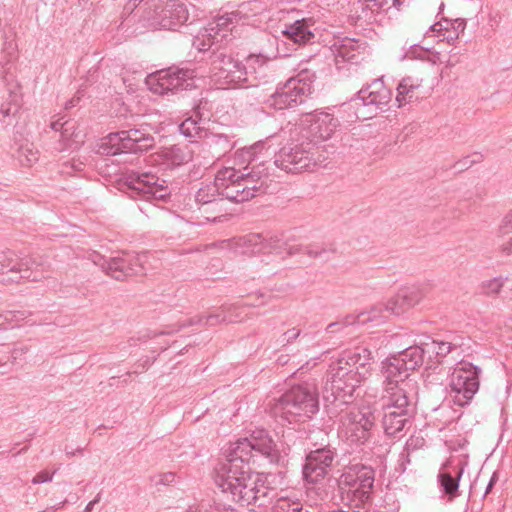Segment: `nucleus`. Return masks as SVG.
<instances>
[{
  "mask_svg": "<svg viewBox=\"0 0 512 512\" xmlns=\"http://www.w3.org/2000/svg\"><path fill=\"white\" fill-rule=\"evenodd\" d=\"M237 245L242 248L243 254L271 253L280 247L278 240L265 241L259 234L240 238Z\"/></svg>",
  "mask_w": 512,
  "mask_h": 512,
  "instance_id": "a878e982",
  "label": "nucleus"
},
{
  "mask_svg": "<svg viewBox=\"0 0 512 512\" xmlns=\"http://www.w3.org/2000/svg\"><path fill=\"white\" fill-rule=\"evenodd\" d=\"M495 479H496V475L493 474V476L490 479L489 484L487 485V488H486V491H485V495H487L490 492V490L492 489V487H493V485L495 483Z\"/></svg>",
  "mask_w": 512,
  "mask_h": 512,
  "instance_id": "4d7b16f0",
  "label": "nucleus"
},
{
  "mask_svg": "<svg viewBox=\"0 0 512 512\" xmlns=\"http://www.w3.org/2000/svg\"><path fill=\"white\" fill-rule=\"evenodd\" d=\"M48 268L49 266L42 256H19L16 253L15 271L18 277L14 284H19L22 281L40 282L46 278Z\"/></svg>",
  "mask_w": 512,
  "mask_h": 512,
  "instance_id": "6ab92c4d",
  "label": "nucleus"
},
{
  "mask_svg": "<svg viewBox=\"0 0 512 512\" xmlns=\"http://www.w3.org/2000/svg\"><path fill=\"white\" fill-rule=\"evenodd\" d=\"M220 194H218V189H216V185L213 183L212 185H206L204 187H201L196 195H195V199L198 203H201L203 205H206L205 207H203L201 209V213L202 215L208 220V221H212V222H217V221H221L223 215H218V216H209L207 215L209 210H213V211H221V207H222V204L224 202V199L223 198H219L217 199V196H219Z\"/></svg>",
  "mask_w": 512,
  "mask_h": 512,
  "instance_id": "5701e85b",
  "label": "nucleus"
},
{
  "mask_svg": "<svg viewBox=\"0 0 512 512\" xmlns=\"http://www.w3.org/2000/svg\"><path fill=\"white\" fill-rule=\"evenodd\" d=\"M38 160V152L30 148H22L20 161L23 165L31 166Z\"/></svg>",
  "mask_w": 512,
  "mask_h": 512,
  "instance_id": "a18cd8bd",
  "label": "nucleus"
},
{
  "mask_svg": "<svg viewBox=\"0 0 512 512\" xmlns=\"http://www.w3.org/2000/svg\"><path fill=\"white\" fill-rule=\"evenodd\" d=\"M271 414L289 423L310 418L318 411V398L312 386H296L269 403Z\"/></svg>",
  "mask_w": 512,
  "mask_h": 512,
  "instance_id": "20e7f679",
  "label": "nucleus"
},
{
  "mask_svg": "<svg viewBox=\"0 0 512 512\" xmlns=\"http://www.w3.org/2000/svg\"><path fill=\"white\" fill-rule=\"evenodd\" d=\"M506 280L507 277L502 276L485 280L480 285L481 291L487 296L497 295L502 290Z\"/></svg>",
  "mask_w": 512,
  "mask_h": 512,
  "instance_id": "58836bf2",
  "label": "nucleus"
},
{
  "mask_svg": "<svg viewBox=\"0 0 512 512\" xmlns=\"http://www.w3.org/2000/svg\"><path fill=\"white\" fill-rule=\"evenodd\" d=\"M27 347H16L12 351V356L17 358L18 356L25 354L27 352Z\"/></svg>",
  "mask_w": 512,
  "mask_h": 512,
  "instance_id": "5fc2aeb1",
  "label": "nucleus"
},
{
  "mask_svg": "<svg viewBox=\"0 0 512 512\" xmlns=\"http://www.w3.org/2000/svg\"><path fill=\"white\" fill-rule=\"evenodd\" d=\"M511 212H512V210H511Z\"/></svg>",
  "mask_w": 512,
  "mask_h": 512,
  "instance_id": "774afa93",
  "label": "nucleus"
},
{
  "mask_svg": "<svg viewBox=\"0 0 512 512\" xmlns=\"http://www.w3.org/2000/svg\"><path fill=\"white\" fill-rule=\"evenodd\" d=\"M214 482L232 502L242 507L263 505L271 492L267 476L233 463L219 464L215 468Z\"/></svg>",
  "mask_w": 512,
  "mask_h": 512,
  "instance_id": "7ed1b4c3",
  "label": "nucleus"
},
{
  "mask_svg": "<svg viewBox=\"0 0 512 512\" xmlns=\"http://www.w3.org/2000/svg\"><path fill=\"white\" fill-rule=\"evenodd\" d=\"M390 0H359L358 5L363 17L371 18L373 15L388 8Z\"/></svg>",
  "mask_w": 512,
  "mask_h": 512,
  "instance_id": "c9c22d12",
  "label": "nucleus"
},
{
  "mask_svg": "<svg viewBox=\"0 0 512 512\" xmlns=\"http://www.w3.org/2000/svg\"><path fill=\"white\" fill-rule=\"evenodd\" d=\"M374 484V471L370 467L354 465L347 468L338 480L344 505L358 507L368 500Z\"/></svg>",
  "mask_w": 512,
  "mask_h": 512,
  "instance_id": "423d86ee",
  "label": "nucleus"
},
{
  "mask_svg": "<svg viewBox=\"0 0 512 512\" xmlns=\"http://www.w3.org/2000/svg\"><path fill=\"white\" fill-rule=\"evenodd\" d=\"M203 124L204 122L202 119L198 120L193 117H189L181 123L179 130L186 137L203 139L204 134L207 131Z\"/></svg>",
  "mask_w": 512,
  "mask_h": 512,
  "instance_id": "72a5a7b5",
  "label": "nucleus"
},
{
  "mask_svg": "<svg viewBox=\"0 0 512 512\" xmlns=\"http://www.w3.org/2000/svg\"><path fill=\"white\" fill-rule=\"evenodd\" d=\"M431 347H432L433 351L438 356H441V357L446 356L452 350V344L449 343V342H444V341H439V342L438 341H432L431 342Z\"/></svg>",
  "mask_w": 512,
  "mask_h": 512,
  "instance_id": "49530a36",
  "label": "nucleus"
},
{
  "mask_svg": "<svg viewBox=\"0 0 512 512\" xmlns=\"http://www.w3.org/2000/svg\"><path fill=\"white\" fill-rule=\"evenodd\" d=\"M302 504L298 499L281 497L273 505L272 512H300Z\"/></svg>",
  "mask_w": 512,
  "mask_h": 512,
  "instance_id": "4c0bfd02",
  "label": "nucleus"
},
{
  "mask_svg": "<svg viewBox=\"0 0 512 512\" xmlns=\"http://www.w3.org/2000/svg\"><path fill=\"white\" fill-rule=\"evenodd\" d=\"M159 156L167 166H178L191 160V154L178 146H171L160 151Z\"/></svg>",
  "mask_w": 512,
  "mask_h": 512,
  "instance_id": "473e14b6",
  "label": "nucleus"
},
{
  "mask_svg": "<svg viewBox=\"0 0 512 512\" xmlns=\"http://www.w3.org/2000/svg\"><path fill=\"white\" fill-rule=\"evenodd\" d=\"M93 501H96V503H98L100 501V495L98 494L97 497Z\"/></svg>",
  "mask_w": 512,
  "mask_h": 512,
  "instance_id": "0e129e2a",
  "label": "nucleus"
},
{
  "mask_svg": "<svg viewBox=\"0 0 512 512\" xmlns=\"http://www.w3.org/2000/svg\"><path fill=\"white\" fill-rule=\"evenodd\" d=\"M302 125L306 126L307 133L314 141H325L335 132L338 121L328 113L319 112L306 115L302 120Z\"/></svg>",
  "mask_w": 512,
  "mask_h": 512,
  "instance_id": "aec40b11",
  "label": "nucleus"
},
{
  "mask_svg": "<svg viewBox=\"0 0 512 512\" xmlns=\"http://www.w3.org/2000/svg\"><path fill=\"white\" fill-rule=\"evenodd\" d=\"M271 155H274V164L289 173H298L305 170H312L316 167V161L312 153V144L307 143H289L283 146L278 152L273 149V139L267 138Z\"/></svg>",
  "mask_w": 512,
  "mask_h": 512,
  "instance_id": "6e6552de",
  "label": "nucleus"
},
{
  "mask_svg": "<svg viewBox=\"0 0 512 512\" xmlns=\"http://www.w3.org/2000/svg\"><path fill=\"white\" fill-rule=\"evenodd\" d=\"M95 504L96 501H90L85 507V512H91Z\"/></svg>",
  "mask_w": 512,
  "mask_h": 512,
  "instance_id": "bf43d9fd",
  "label": "nucleus"
},
{
  "mask_svg": "<svg viewBox=\"0 0 512 512\" xmlns=\"http://www.w3.org/2000/svg\"><path fill=\"white\" fill-rule=\"evenodd\" d=\"M334 459V453L327 448L317 449L308 454L303 475L308 482L315 483L324 478L327 468Z\"/></svg>",
  "mask_w": 512,
  "mask_h": 512,
  "instance_id": "412c9836",
  "label": "nucleus"
},
{
  "mask_svg": "<svg viewBox=\"0 0 512 512\" xmlns=\"http://www.w3.org/2000/svg\"><path fill=\"white\" fill-rule=\"evenodd\" d=\"M210 78L217 88L229 89L248 80V71L231 55H213L210 64Z\"/></svg>",
  "mask_w": 512,
  "mask_h": 512,
  "instance_id": "9d476101",
  "label": "nucleus"
},
{
  "mask_svg": "<svg viewBox=\"0 0 512 512\" xmlns=\"http://www.w3.org/2000/svg\"><path fill=\"white\" fill-rule=\"evenodd\" d=\"M429 31L436 33L437 36H442L443 39H445V40H446V37L448 36V35H446L445 32H443V23L442 22H437V23L431 25L429 28Z\"/></svg>",
  "mask_w": 512,
  "mask_h": 512,
  "instance_id": "603ef678",
  "label": "nucleus"
},
{
  "mask_svg": "<svg viewBox=\"0 0 512 512\" xmlns=\"http://www.w3.org/2000/svg\"><path fill=\"white\" fill-rule=\"evenodd\" d=\"M302 330L298 327H292L284 331L277 338V343L280 346H287L292 344L301 335Z\"/></svg>",
  "mask_w": 512,
  "mask_h": 512,
  "instance_id": "79ce46f5",
  "label": "nucleus"
},
{
  "mask_svg": "<svg viewBox=\"0 0 512 512\" xmlns=\"http://www.w3.org/2000/svg\"><path fill=\"white\" fill-rule=\"evenodd\" d=\"M194 72L188 69L170 68L151 74L146 78V84L155 94L186 90L193 86Z\"/></svg>",
  "mask_w": 512,
  "mask_h": 512,
  "instance_id": "4468645a",
  "label": "nucleus"
},
{
  "mask_svg": "<svg viewBox=\"0 0 512 512\" xmlns=\"http://www.w3.org/2000/svg\"><path fill=\"white\" fill-rule=\"evenodd\" d=\"M154 145V138L138 129L110 133L98 145V152L103 155L143 152Z\"/></svg>",
  "mask_w": 512,
  "mask_h": 512,
  "instance_id": "1a4fd4ad",
  "label": "nucleus"
},
{
  "mask_svg": "<svg viewBox=\"0 0 512 512\" xmlns=\"http://www.w3.org/2000/svg\"><path fill=\"white\" fill-rule=\"evenodd\" d=\"M147 258H148V255L146 254V258H143L141 265H139V262L135 259L131 260V262H128V266L134 267L137 269V271L133 272L132 274L141 273L144 270V264L146 263Z\"/></svg>",
  "mask_w": 512,
  "mask_h": 512,
  "instance_id": "864d4df0",
  "label": "nucleus"
},
{
  "mask_svg": "<svg viewBox=\"0 0 512 512\" xmlns=\"http://www.w3.org/2000/svg\"><path fill=\"white\" fill-rule=\"evenodd\" d=\"M400 360L393 354L381 362L380 372L385 385L383 395L397 394L401 388H404L405 394L408 395L416 387V382L409 378L410 372Z\"/></svg>",
  "mask_w": 512,
  "mask_h": 512,
  "instance_id": "2eb2a0df",
  "label": "nucleus"
},
{
  "mask_svg": "<svg viewBox=\"0 0 512 512\" xmlns=\"http://www.w3.org/2000/svg\"><path fill=\"white\" fill-rule=\"evenodd\" d=\"M188 19V10L179 0H159L151 25L155 29L175 30Z\"/></svg>",
  "mask_w": 512,
  "mask_h": 512,
  "instance_id": "dca6fc26",
  "label": "nucleus"
},
{
  "mask_svg": "<svg viewBox=\"0 0 512 512\" xmlns=\"http://www.w3.org/2000/svg\"><path fill=\"white\" fill-rule=\"evenodd\" d=\"M300 250H301V249H300V247H298V246H291V247H289V249H288V254L293 255V254L299 253V252H300Z\"/></svg>",
  "mask_w": 512,
  "mask_h": 512,
  "instance_id": "13d9d810",
  "label": "nucleus"
},
{
  "mask_svg": "<svg viewBox=\"0 0 512 512\" xmlns=\"http://www.w3.org/2000/svg\"><path fill=\"white\" fill-rule=\"evenodd\" d=\"M337 325H339V324L338 323H331V324L328 325L327 329H330V328H332L334 326H337Z\"/></svg>",
  "mask_w": 512,
  "mask_h": 512,
  "instance_id": "680f3d73",
  "label": "nucleus"
},
{
  "mask_svg": "<svg viewBox=\"0 0 512 512\" xmlns=\"http://www.w3.org/2000/svg\"><path fill=\"white\" fill-rule=\"evenodd\" d=\"M426 53H427L426 51L421 50V53H420L418 56H419L420 58H422V57H423V55H425Z\"/></svg>",
  "mask_w": 512,
  "mask_h": 512,
  "instance_id": "e2e57ef3",
  "label": "nucleus"
},
{
  "mask_svg": "<svg viewBox=\"0 0 512 512\" xmlns=\"http://www.w3.org/2000/svg\"><path fill=\"white\" fill-rule=\"evenodd\" d=\"M267 58L263 55H250L246 59V70L248 74L251 72L256 73L257 70L264 69L267 65Z\"/></svg>",
  "mask_w": 512,
  "mask_h": 512,
  "instance_id": "a19ab883",
  "label": "nucleus"
},
{
  "mask_svg": "<svg viewBox=\"0 0 512 512\" xmlns=\"http://www.w3.org/2000/svg\"><path fill=\"white\" fill-rule=\"evenodd\" d=\"M143 258H146V253L141 254H125L124 256L114 257L110 259L108 263V273L116 278L120 279L122 276L131 275L137 271L136 268L128 266V262L135 259L142 264Z\"/></svg>",
  "mask_w": 512,
  "mask_h": 512,
  "instance_id": "bb28decb",
  "label": "nucleus"
},
{
  "mask_svg": "<svg viewBox=\"0 0 512 512\" xmlns=\"http://www.w3.org/2000/svg\"><path fill=\"white\" fill-rule=\"evenodd\" d=\"M422 82L423 80L418 77H403L396 88L395 101L397 106L403 107L419 99Z\"/></svg>",
  "mask_w": 512,
  "mask_h": 512,
  "instance_id": "393cba45",
  "label": "nucleus"
},
{
  "mask_svg": "<svg viewBox=\"0 0 512 512\" xmlns=\"http://www.w3.org/2000/svg\"><path fill=\"white\" fill-rule=\"evenodd\" d=\"M392 98L391 90L388 89L382 79L373 81L366 88L360 90L356 100L357 109L360 106L369 109L367 117H372L373 113L383 110L390 103ZM365 115L366 113H362Z\"/></svg>",
  "mask_w": 512,
  "mask_h": 512,
  "instance_id": "a211bd4d",
  "label": "nucleus"
},
{
  "mask_svg": "<svg viewBox=\"0 0 512 512\" xmlns=\"http://www.w3.org/2000/svg\"><path fill=\"white\" fill-rule=\"evenodd\" d=\"M217 318H218L217 316H210L208 321H212V320L217 319Z\"/></svg>",
  "mask_w": 512,
  "mask_h": 512,
  "instance_id": "69168bd1",
  "label": "nucleus"
},
{
  "mask_svg": "<svg viewBox=\"0 0 512 512\" xmlns=\"http://www.w3.org/2000/svg\"><path fill=\"white\" fill-rule=\"evenodd\" d=\"M383 428L387 435L396 436L408 422L409 399L405 389L397 394L383 395Z\"/></svg>",
  "mask_w": 512,
  "mask_h": 512,
  "instance_id": "f8f14e48",
  "label": "nucleus"
},
{
  "mask_svg": "<svg viewBox=\"0 0 512 512\" xmlns=\"http://www.w3.org/2000/svg\"><path fill=\"white\" fill-rule=\"evenodd\" d=\"M16 253L11 250L0 251V283L10 285L18 277L15 271Z\"/></svg>",
  "mask_w": 512,
  "mask_h": 512,
  "instance_id": "c85d7f7f",
  "label": "nucleus"
},
{
  "mask_svg": "<svg viewBox=\"0 0 512 512\" xmlns=\"http://www.w3.org/2000/svg\"><path fill=\"white\" fill-rule=\"evenodd\" d=\"M241 18L239 12H231L209 22L207 27L198 33L193 46L199 51H205L213 44L227 40L228 36L236 29Z\"/></svg>",
  "mask_w": 512,
  "mask_h": 512,
  "instance_id": "ddd939ff",
  "label": "nucleus"
},
{
  "mask_svg": "<svg viewBox=\"0 0 512 512\" xmlns=\"http://www.w3.org/2000/svg\"><path fill=\"white\" fill-rule=\"evenodd\" d=\"M254 458L249 437L239 438L231 443L227 450V460L221 464H235L243 469H250L248 463Z\"/></svg>",
  "mask_w": 512,
  "mask_h": 512,
  "instance_id": "b1692460",
  "label": "nucleus"
},
{
  "mask_svg": "<svg viewBox=\"0 0 512 512\" xmlns=\"http://www.w3.org/2000/svg\"><path fill=\"white\" fill-rule=\"evenodd\" d=\"M502 251L507 254H512V238L502 245Z\"/></svg>",
  "mask_w": 512,
  "mask_h": 512,
  "instance_id": "6e6d98bb",
  "label": "nucleus"
},
{
  "mask_svg": "<svg viewBox=\"0 0 512 512\" xmlns=\"http://www.w3.org/2000/svg\"><path fill=\"white\" fill-rule=\"evenodd\" d=\"M424 353L425 350L423 347L414 345L404 349L400 353L396 354V356L401 359L400 361L410 372L423 364Z\"/></svg>",
  "mask_w": 512,
  "mask_h": 512,
  "instance_id": "2f4dec72",
  "label": "nucleus"
},
{
  "mask_svg": "<svg viewBox=\"0 0 512 512\" xmlns=\"http://www.w3.org/2000/svg\"><path fill=\"white\" fill-rule=\"evenodd\" d=\"M387 313L383 305L371 308L369 311L363 312L358 315L357 322L360 324L371 323L372 325H379L385 321Z\"/></svg>",
  "mask_w": 512,
  "mask_h": 512,
  "instance_id": "f704fd0d",
  "label": "nucleus"
},
{
  "mask_svg": "<svg viewBox=\"0 0 512 512\" xmlns=\"http://www.w3.org/2000/svg\"><path fill=\"white\" fill-rule=\"evenodd\" d=\"M479 368L468 362H461L449 377V387L454 401L464 406L473 398L479 389Z\"/></svg>",
  "mask_w": 512,
  "mask_h": 512,
  "instance_id": "9b49d317",
  "label": "nucleus"
},
{
  "mask_svg": "<svg viewBox=\"0 0 512 512\" xmlns=\"http://www.w3.org/2000/svg\"><path fill=\"white\" fill-rule=\"evenodd\" d=\"M312 75L303 71L290 78L282 87L271 93H257L258 99L269 108L283 110L297 106L312 92Z\"/></svg>",
  "mask_w": 512,
  "mask_h": 512,
  "instance_id": "39448f33",
  "label": "nucleus"
},
{
  "mask_svg": "<svg viewBox=\"0 0 512 512\" xmlns=\"http://www.w3.org/2000/svg\"><path fill=\"white\" fill-rule=\"evenodd\" d=\"M53 479V474H50L47 471H41L32 479V483L37 485L41 483L51 482Z\"/></svg>",
  "mask_w": 512,
  "mask_h": 512,
  "instance_id": "8fccbe9b",
  "label": "nucleus"
},
{
  "mask_svg": "<svg viewBox=\"0 0 512 512\" xmlns=\"http://www.w3.org/2000/svg\"><path fill=\"white\" fill-rule=\"evenodd\" d=\"M375 424V416L369 406H347L340 412L338 433L350 443H364Z\"/></svg>",
  "mask_w": 512,
  "mask_h": 512,
  "instance_id": "0eeeda50",
  "label": "nucleus"
},
{
  "mask_svg": "<svg viewBox=\"0 0 512 512\" xmlns=\"http://www.w3.org/2000/svg\"><path fill=\"white\" fill-rule=\"evenodd\" d=\"M176 474L173 472H163L152 477L155 486H169L176 482Z\"/></svg>",
  "mask_w": 512,
  "mask_h": 512,
  "instance_id": "c03bdc74",
  "label": "nucleus"
},
{
  "mask_svg": "<svg viewBox=\"0 0 512 512\" xmlns=\"http://www.w3.org/2000/svg\"><path fill=\"white\" fill-rule=\"evenodd\" d=\"M126 184L130 190L147 200H164L170 194L166 181L152 173L129 175Z\"/></svg>",
  "mask_w": 512,
  "mask_h": 512,
  "instance_id": "f3484780",
  "label": "nucleus"
},
{
  "mask_svg": "<svg viewBox=\"0 0 512 512\" xmlns=\"http://www.w3.org/2000/svg\"><path fill=\"white\" fill-rule=\"evenodd\" d=\"M14 50L12 42H8L5 33L0 30V64H5L9 61L11 51Z\"/></svg>",
  "mask_w": 512,
  "mask_h": 512,
  "instance_id": "37998d69",
  "label": "nucleus"
},
{
  "mask_svg": "<svg viewBox=\"0 0 512 512\" xmlns=\"http://www.w3.org/2000/svg\"><path fill=\"white\" fill-rule=\"evenodd\" d=\"M201 512H235L231 507H225L222 505H210L208 508L201 510Z\"/></svg>",
  "mask_w": 512,
  "mask_h": 512,
  "instance_id": "3c124183",
  "label": "nucleus"
},
{
  "mask_svg": "<svg viewBox=\"0 0 512 512\" xmlns=\"http://www.w3.org/2000/svg\"><path fill=\"white\" fill-rule=\"evenodd\" d=\"M372 352L369 348L358 346L343 351L330 365L329 380L325 391L331 392L332 402L348 404L355 389L371 375Z\"/></svg>",
  "mask_w": 512,
  "mask_h": 512,
  "instance_id": "f03ea898",
  "label": "nucleus"
},
{
  "mask_svg": "<svg viewBox=\"0 0 512 512\" xmlns=\"http://www.w3.org/2000/svg\"><path fill=\"white\" fill-rule=\"evenodd\" d=\"M324 397H325V399H326L327 401H330V397H329V396H326V395H325Z\"/></svg>",
  "mask_w": 512,
  "mask_h": 512,
  "instance_id": "338daca9",
  "label": "nucleus"
},
{
  "mask_svg": "<svg viewBox=\"0 0 512 512\" xmlns=\"http://www.w3.org/2000/svg\"><path fill=\"white\" fill-rule=\"evenodd\" d=\"M409 304L406 303V297L403 295H396L390 298L385 305H383L387 314L399 315L403 313Z\"/></svg>",
  "mask_w": 512,
  "mask_h": 512,
  "instance_id": "ea45409f",
  "label": "nucleus"
},
{
  "mask_svg": "<svg viewBox=\"0 0 512 512\" xmlns=\"http://www.w3.org/2000/svg\"><path fill=\"white\" fill-rule=\"evenodd\" d=\"M499 232L501 234L512 233V212L509 211L502 219L499 225Z\"/></svg>",
  "mask_w": 512,
  "mask_h": 512,
  "instance_id": "09e8293b",
  "label": "nucleus"
},
{
  "mask_svg": "<svg viewBox=\"0 0 512 512\" xmlns=\"http://www.w3.org/2000/svg\"><path fill=\"white\" fill-rule=\"evenodd\" d=\"M251 442L254 457L261 455L271 463H277L280 460L281 453L270 437V435L263 429H256L248 436Z\"/></svg>",
  "mask_w": 512,
  "mask_h": 512,
  "instance_id": "4be33fe9",
  "label": "nucleus"
},
{
  "mask_svg": "<svg viewBox=\"0 0 512 512\" xmlns=\"http://www.w3.org/2000/svg\"><path fill=\"white\" fill-rule=\"evenodd\" d=\"M450 26L453 27L454 31H453V33H450L446 37V40L448 42H452V41L456 40L459 37V34L461 32H463L464 29H465V22H464V20L456 19L454 22H451Z\"/></svg>",
  "mask_w": 512,
  "mask_h": 512,
  "instance_id": "de8ad7c7",
  "label": "nucleus"
},
{
  "mask_svg": "<svg viewBox=\"0 0 512 512\" xmlns=\"http://www.w3.org/2000/svg\"><path fill=\"white\" fill-rule=\"evenodd\" d=\"M268 142H257L241 149L238 156L247 161L242 170L225 167L217 172L214 179L218 194L234 202H245L263 188L262 179L267 176L264 160L270 158Z\"/></svg>",
  "mask_w": 512,
  "mask_h": 512,
  "instance_id": "f257e3e1",
  "label": "nucleus"
},
{
  "mask_svg": "<svg viewBox=\"0 0 512 512\" xmlns=\"http://www.w3.org/2000/svg\"><path fill=\"white\" fill-rule=\"evenodd\" d=\"M50 127L54 131L61 132V138L67 147L77 146L83 141V135L80 131H76V124L73 121H63V117H60L52 121Z\"/></svg>",
  "mask_w": 512,
  "mask_h": 512,
  "instance_id": "cd10ccee",
  "label": "nucleus"
},
{
  "mask_svg": "<svg viewBox=\"0 0 512 512\" xmlns=\"http://www.w3.org/2000/svg\"><path fill=\"white\" fill-rule=\"evenodd\" d=\"M203 140L204 145L216 155L224 154L233 148L228 136L211 132L209 129L205 132Z\"/></svg>",
  "mask_w": 512,
  "mask_h": 512,
  "instance_id": "7c9ffc66",
  "label": "nucleus"
},
{
  "mask_svg": "<svg viewBox=\"0 0 512 512\" xmlns=\"http://www.w3.org/2000/svg\"><path fill=\"white\" fill-rule=\"evenodd\" d=\"M442 23H443V32H445V33H446V32H448V31H449V27H450V25H451V22H450V21L445 20V21H444V22H442Z\"/></svg>",
  "mask_w": 512,
  "mask_h": 512,
  "instance_id": "052dcab7",
  "label": "nucleus"
},
{
  "mask_svg": "<svg viewBox=\"0 0 512 512\" xmlns=\"http://www.w3.org/2000/svg\"><path fill=\"white\" fill-rule=\"evenodd\" d=\"M463 473V469L458 472L457 478H453L449 473H440L438 478L441 487L444 492L449 495L450 498H454L456 496L458 487H459V478Z\"/></svg>",
  "mask_w": 512,
  "mask_h": 512,
  "instance_id": "e433bc0d",
  "label": "nucleus"
},
{
  "mask_svg": "<svg viewBox=\"0 0 512 512\" xmlns=\"http://www.w3.org/2000/svg\"><path fill=\"white\" fill-rule=\"evenodd\" d=\"M282 33L287 40L298 45L309 42L314 36L304 20H297L288 25Z\"/></svg>",
  "mask_w": 512,
  "mask_h": 512,
  "instance_id": "c756f323",
  "label": "nucleus"
}]
</instances>
